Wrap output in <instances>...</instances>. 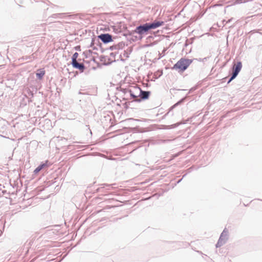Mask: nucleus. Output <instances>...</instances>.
Listing matches in <instances>:
<instances>
[{
	"instance_id": "f257e3e1",
	"label": "nucleus",
	"mask_w": 262,
	"mask_h": 262,
	"mask_svg": "<svg viewBox=\"0 0 262 262\" xmlns=\"http://www.w3.org/2000/svg\"><path fill=\"white\" fill-rule=\"evenodd\" d=\"M163 24V21H155L151 24L146 23L142 26H140L137 27L136 30H135V32L139 35H142L145 32L148 31L149 30L152 29H156L162 26Z\"/></svg>"
},
{
	"instance_id": "f03ea898",
	"label": "nucleus",
	"mask_w": 262,
	"mask_h": 262,
	"mask_svg": "<svg viewBox=\"0 0 262 262\" xmlns=\"http://www.w3.org/2000/svg\"><path fill=\"white\" fill-rule=\"evenodd\" d=\"M191 62L192 60L190 59L181 58L173 66L172 69L176 70L179 73H183L187 69Z\"/></svg>"
},
{
	"instance_id": "7ed1b4c3",
	"label": "nucleus",
	"mask_w": 262,
	"mask_h": 262,
	"mask_svg": "<svg viewBox=\"0 0 262 262\" xmlns=\"http://www.w3.org/2000/svg\"><path fill=\"white\" fill-rule=\"evenodd\" d=\"M242 68V62L239 61L236 64H234L233 66V73L232 76L228 81V83L230 82L233 79H234L238 75Z\"/></svg>"
},
{
	"instance_id": "20e7f679",
	"label": "nucleus",
	"mask_w": 262,
	"mask_h": 262,
	"mask_svg": "<svg viewBox=\"0 0 262 262\" xmlns=\"http://www.w3.org/2000/svg\"><path fill=\"white\" fill-rule=\"evenodd\" d=\"M78 57V53H75L72 56V65L75 68L83 71L84 67L83 64L79 63L77 61V58Z\"/></svg>"
},
{
	"instance_id": "39448f33",
	"label": "nucleus",
	"mask_w": 262,
	"mask_h": 262,
	"mask_svg": "<svg viewBox=\"0 0 262 262\" xmlns=\"http://www.w3.org/2000/svg\"><path fill=\"white\" fill-rule=\"evenodd\" d=\"M98 37L104 43H108L112 41V37L109 34H101Z\"/></svg>"
},
{
	"instance_id": "423d86ee",
	"label": "nucleus",
	"mask_w": 262,
	"mask_h": 262,
	"mask_svg": "<svg viewBox=\"0 0 262 262\" xmlns=\"http://www.w3.org/2000/svg\"><path fill=\"white\" fill-rule=\"evenodd\" d=\"M45 71L43 70V69H40V70H37V72L36 73L37 77L40 79H42V78L45 75Z\"/></svg>"
},
{
	"instance_id": "0eeeda50",
	"label": "nucleus",
	"mask_w": 262,
	"mask_h": 262,
	"mask_svg": "<svg viewBox=\"0 0 262 262\" xmlns=\"http://www.w3.org/2000/svg\"><path fill=\"white\" fill-rule=\"evenodd\" d=\"M47 165L46 164V163H43V164H42L41 165H40L39 166H38L34 171V172L35 173H38L42 169H43V168H45V167H47Z\"/></svg>"
},
{
	"instance_id": "6e6552de",
	"label": "nucleus",
	"mask_w": 262,
	"mask_h": 262,
	"mask_svg": "<svg viewBox=\"0 0 262 262\" xmlns=\"http://www.w3.org/2000/svg\"><path fill=\"white\" fill-rule=\"evenodd\" d=\"M149 92L146 91H141V97L143 99H147L149 96Z\"/></svg>"
}]
</instances>
